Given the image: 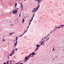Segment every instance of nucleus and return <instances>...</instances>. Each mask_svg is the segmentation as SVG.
I'll use <instances>...</instances> for the list:
<instances>
[{"label":"nucleus","instance_id":"f257e3e1","mask_svg":"<svg viewBox=\"0 0 64 64\" xmlns=\"http://www.w3.org/2000/svg\"><path fill=\"white\" fill-rule=\"evenodd\" d=\"M14 54V49H13L12 51V53L10 54L9 55V56H12L13 55V54Z\"/></svg>","mask_w":64,"mask_h":64},{"label":"nucleus","instance_id":"f03ea898","mask_svg":"<svg viewBox=\"0 0 64 64\" xmlns=\"http://www.w3.org/2000/svg\"><path fill=\"white\" fill-rule=\"evenodd\" d=\"M21 8H22V11L23 10V5L21 3Z\"/></svg>","mask_w":64,"mask_h":64},{"label":"nucleus","instance_id":"7ed1b4c3","mask_svg":"<svg viewBox=\"0 0 64 64\" xmlns=\"http://www.w3.org/2000/svg\"><path fill=\"white\" fill-rule=\"evenodd\" d=\"M31 54H30V55H29V56H26V57H25V59H27L28 58H28L30 57V56H31Z\"/></svg>","mask_w":64,"mask_h":64},{"label":"nucleus","instance_id":"20e7f679","mask_svg":"<svg viewBox=\"0 0 64 64\" xmlns=\"http://www.w3.org/2000/svg\"><path fill=\"white\" fill-rule=\"evenodd\" d=\"M36 54V53H35L34 52H33L32 54V55H35Z\"/></svg>","mask_w":64,"mask_h":64},{"label":"nucleus","instance_id":"39448f33","mask_svg":"<svg viewBox=\"0 0 64 64\" xmlns=\"http://www.w3.org/2000/svg\"><path fill=\"white\" fill-rule=\"evenodd\" d=\"M29 59V58H25V60L24 61V62H26V61H27V60H28V59Z\"/></svg>","mask_w":64,"mask_h":64},{"label":"nucleus","instance_id":"423d86ee","mask_svg":"<svg viewBox=\"0 0 64 64\" xmlns=\"http://www.w3.org/2000/svg\"><path fill=\"white\" fill-rule=\"evenodd\" d=\"M27 31L26 30H25V31L24 32V33L22 34V35L20 36V37H21V36H23V34H24L25 33H26V32Z\"/></svg>","mask_w":64,"mask_h":64},{"label":"nucleus","instance_id":"0eeeda50","mask_svg":"<svg viewBox=\"0 0 64 64\" xmlns=\"http://www.w3.org/2000/svg\"><path fill=\"white\" fill-rule=\"evenodd\" d=\"M13 14H15V10H14L13 12Z\"/></svg>","mask_w":64,"mask_h":64},{"label":"nucleus","instance_id":"6e6552de","mask_svg":"<svg viewBox=\"0 0 64 64\" xmlns=\"http://www.w3.org/2000/svg\"><path fill=\"white\" fill-rule=\"evenodd\" d=\"M17 37H18V36L16 37V41L17 40V39H18V38H17Z\"/></svg>","mask_w":64,"mask_h":64},{"label":"nucleus","instance_id":"1a4fd4ad","mask_svg":"<svg viewBox=\"0 0 64 64\" xmlns=\"http://www.w3.org/2000/svg\"><path fill=\"white\" fill-rule=\"evenodd\" d=\"M22 23H23V22H24V19H22Z\"/></svg>","mask_w":64,"mask_h":64},{"label":"nucleus","instance_id":"9d476101","mask_svg":"<svg viewBox=\"0 0 64 64\" xmlns=\"http://www.w3.org/2000/svg\"><path fill=\"white\" fill-rule=\"evenodd\" d=\"M39 47H40V46H39V47H37V48L35 50V51H36V50H38V48H39Z\"/></svg>","mask_w":64,"mask_h":64},{"label":"nucleus","instance_id":"9b49d317","mask_svg":"<svg viewBox=\"0 0 64 64\" xmlns=\"http://www.w3.org/2000/svg\"><path fill=\"white\" fill-rule=\"evenodd\" d=\"M14 46H16V45H17V44L16 43H14Z\"/></svg>","mask_w":64,"mask_h":64},{"label":"nucleus","instance_id":"f8f14e48","mask_svg":"<svg viewBox=\"0 0 64 64\" xmlns=\"http://www.w3.org/2000/svg\"><path fill=\"white\" fill-rule=\"evenodd\" d=\"M60 27H63V26H64V25H63L62 24L60 25Z\"/></svg>","mask_w":64,"mask_h":64},{"label":"nucleus","instance_id":"ddd939ff","mask_svg":"<svg viewBox=\"0 0 64 64\" xmlns=\"http://www.w3.org/2000/svg\"><path fill=\"white\" fill-rule=\"evenodd\" d=\"M13 33H14V32H13L12 33H10V35H12V34H13Z\"/></svg>","mask_w":64,"mask_h":64},{"label":"nucleus","instance_id":"4468645a","mask_svg":"<svg viewBox=\"0 0 64 64\" xmlns=\"http://www.w3.org/2000/svg\"><path fill=\"white\" fill-rule=\"evenodd\" d=\"M44 40L40 44V45H42V44H43V43L44 42Z\"/></svg>","mask_w":64,"mask_h":64},{"label":"nucleus","instance_id":"2eb2a0df","mask_svg":"<svg viewBox=\"0 0 64 64\" xmlns=\"http://www.w3.org/2000/svg\"><path fill=\"white\" fill-rule=\"evenodd\" d=\"M39 45L38 44L36 45V47H39Z\"/></svg>","mask_w":64,"mask_h":64},{"label":"nucleus","instance_id":"dca6fc26","mask_svg":"<svg viewBox=\"0 0 64 64\" xmlns=\"http://www.w3.org/2000/svg\"><path fill=\"white\" fill-rule=\"evenodd\" d=\"M18 11V10H16V12H15V14H16V13H17V12Z\"/></svg>","mask_w":64,"mask_h":64},{"label":"nucleus","instance_id":"f3484780","mask_svg":"<svg viewBox=\"0 0 64 64\" xmlns=\"http://www.w3.org/2000/svg\"><path fill=\"white\" fill-rule=\"evenodd\" d=\"M4 41H5V39H3V40L2 41V42H4Z\"/></svg>","mask_w":64,"mask_h":64},{"label":"nucleus","instance_id":"a211bd4d","mask_svg":"<svg viewBox=\"0 0 64 64\" xmlns=\"http://www.w3.org/2000/svg\"><path fill=\"white\" fill-rule=\"evenodd\" d=\"M6 63H7V64H9V62L7 61L6 62Z\"/></svg>","mask_w":64,"mask_h":64},{"label":"nucleus","instance_id":"6ab92c4d","mask_svg":"<svg viewBox=\"0 0 64 64\" xmlns=\"http://www.w3.org/2000/svg\"><path fill=\"white\" fill-rule=\"evenodd\" d=\"M17 6V3H16L15 4V6Z\"/></svg>","mask_w":64,"mask_h":64},{"label":"nucleus","instance_id":"aec40b11","mask_svg":"<svg viewBox=\"0 0 64 64\" xmlns=\"http://www.w3.org/2000/svg\"><path fill=\"white\" fill-rule=\"evenodd\" d=\"M19 16L20 17H21V13H20V14H19Z\"/></svg>","mask_w":64,"mask_h":64},{"label":"nucleus","instance_id":"412c9836","mask_svg":"<svg viewBox=\"0 0 64 64\" xmlns=\"http://www.w3.org/2000/svg\"><path fill=\"white\" fill-rule=\"evenodd\" d=\"M34 15H35L34 14V15H33V16H32L33 18H34Z\"/></svg>","mask_w":64,"mask_h":64},{"label":"nucleus","instance_id":"4be33fe9","mask_svg":"<svg viewBox=\"0 0 64 64\" xmlns=\"http://www.w3.org/2000/svg\"><path fill=\"white\" fill-rule=\"evenodd\" d=\"M36 11H37V10H35L34 11V12H36Z\"/></svg>","mask_w":64,"mask_h":64},{"label":"nucleus","instance_id":"5701e85b","mask_svg":"<svg viewBox=\"0 0 64 64\" xmlns=\"http://www.w3.org/2000/svg\"><path fill=\"white\" fill-rule=\"evenodd\" d=\"M54 50V48L52 50V51H53Z\"/></svg>","mask_w":64,"mask_h":64},{"label":"nucleus","instance_id":"b1692460","mask_svg":"<svg viewBox=\"0 0 64 64\" xmlns=\"http://www.w3.org/2000/svg\"><path fill=\"white\" fill-rule=\"evenodd\" d=\"M40 6L39 5L37 7V8H39V7Z\"/></svg>","mask_w":64,"mask_h":64},{"label":"nucleus","instance_id":"393cba45","mask_svg":"<svg viewBox=\"0 0 64 64\" xmlns=\"http://www.w3.org/2000/svg\"><path fill=\"white\" fill-rule=\"evenodd\" d=\"M19 64H23V63H20Z\"/></svg>","mask_w":64,"mask_h":64},{"label":"nucleus","instance_id":"a878e982","mask_svg":"<svg viewBox=\"0 0 64 64\" xmlns=\"http://www.w3.org/2000/svg\"><path fill=\"white\" fill-rule=\"evenodd\" d=\"M55 30H56V29H54L53 32H54V31H55Z\"/></svg>","mask_w":64,"mask_h":64},{"label":"nucleus","instance_id":"bb28decb","mask_svg":"<svg viewBox=\"0 0 64 64\" xmlns=\"http://www.w3.org/2000/svg\"><path fill=\"white\" fill-rule=\"evenodd\" d=\"M14 25L13 24H12V25H10V26H12V25Z\"/></svg>","mask_w":64,"mask_h":64},{"label":"nucleus","instance_id":"cd10ccee","mask_svg":"<svg viewBox=\"0 0 64 64\" xmlns=\"http://www.w3.org/2000/svg\"><path fill=\"white\" fill-rule=\"evenodd\" d=\"M30 24H31V22L29 23V26H30Z\"/></svg>","mask_w":64,"mask_h":64},{"label":"nucleus","instance_id":"c85d7f7f","mask_svg":"<svg viewBox=\"0 0 64 64\" xmlns=\"http://www.w3.org/2000/svg\"><path fill=\"white\" fill-rule=\"evenodd\" d=\"M38 9V8H36V10H37Z\"/></svg>","mask_w":64,"mask_h":64},{"label":"nucleus","instance_id":"c756f323","mask_svg":"<svg viewBox=\"0 0 64 64\" xmlns=\"http://www.w3.org/2000/svg\"><path fill=\"white\" fill-rule=\"evenodd\" d=\"M33 17L32 18V20H33Z\"/></svg>","mask_w":64,"mask_h":64},{"label":"nucleus","instance_id":"7c9ffc66","mask_svg":"<svg viewBox=\"0 0 64 64\" xmlns=\"http://www.w3.org/2000/svg\"><path fill=\"white\" fill-rule=\"evenodd\" d=\"M60 28V26H59L58 27V28Z\"/></svg>","mask_w":64,"mask_h":64},{"label":"nucleus","instance_id":"2f4dec72","mask_svg":"<svg viewBox=\"0 0 64 64\" xmlns=\"http://www.w3.org/2000/svg\"><path fill=\"white\" fill-rule=\"evenodd\" d=\"M49 35H50V34H48V35L46 37H47V36H49Z\"/></svg>","mask_w":64,"mask_h":64},{"label":"nucleus","instance_id":"473e14b6","mask_svg":"<svg viewBox=\"0 0 64 64\" xmlns=\"http://www.w3.org/2000/svg\"><path fill=\"white\" fill-rule=\"evenodd\" d=\"M6 64V62H4V63L3 64Z\"/></svg>","mask_w":64,"mask_h":64},{"label":"nucleus","instance_id":"72a5a7b5","mask_svg":"<svg viewBox=\"0 0 64 64\" xmlns=\"http://www.w3.org/2000/svg\"><path fill=\"white\" fill-rule=\"evenodd\" d=\"M37 1L38 2H40V1H39L38 0H37Z\"/></svg>","mask_w":64,"mask_h":64},{"label":"nucleus","instance_id":"f704fd0d","mask_svg":"<svg viewBox=\"0 0 64 64\" xmlns=\"http://www.w3.org/2000/svg\"><path fill=\"white\" fill-rule=\"evenodd\" d=\"M53 32V31H52V32H50V33H52V32Z\"/></svg>","mask_w":64,"mask_h":64},{"label":"nucleus","instance_id":"c9c22d12","mask_svg":"<svg viewBox=\"0 0 64 64\" xmlns=\"http://www.w3.org/2000/svg\"><path fill=\"white\" fill-rule=\"evenodd\" d=\"M16 51H17V48H16Z\"/></svg>","mask_w":64,"mask_h":64},{"label":"nucleus","instance_id":"e433bc0d","mask_svg":"<svg viewBox=\"0 0 64 64\" xmlns=\"http://www.w3.org/2000/svg\"><path fill=\"white\" fill-rule=\"evenodd\" d=\"M16 43H17V41L16 40Z\"/></svg>","mask_w":64,"mask_h":64},{"label":"nucleus","instance_id":"4c0bfd02","mask_svg":"<svg viewBox=\"0 0 64 64\" xmlns=\"http://www.w3.org/2000/svg\"><path fill=\"white\" fill-rule=\"evenodd\" d=\"M36 8H35L34 9V10H35V9H36Z\"/></svg>","mask_w":64,"mask_h":64},{"label":"nucleus","instance_id":"58836bf2","mask_svg":"<svg viewBox=\"0 0 64 64\" xmlns=\"http://www.w3.org/2000/svg\"><path fill=\"white\" fill-rule=\"evenodd\" d=\"M29 27V26L28 27V28Z\"/></svg>","mask_w":64,"mask_h":64},{"label":"nucleus","instance_id":"ea45409f","mask_svg":"<svg viewBox=\"0 0 64 64\" xmlns=\"http://www.w3.org/2000/svg\"><path fill=\"white\" fill-rule=\"evenodd\" d=\"M19 64V63H17L16 64Z\"/></svg>","mask_w":64,"mask_h":64},{"label":"nucleus","instance_id":"a19ab883","mask_svg":"<svg viewBox=\"0 0 64 64\" xmlns=\"http://www.w3.org/2000/svg\"><path fill=\"white\" fill-rule=\"evenodd\" d=\"M61 28H63V27H61Z\"/></svg>","mask_w":64,"mask_h":64},{"label":"nucleus","instance_id":"79ce46f5","mask_svg":"<svg viewBox=\"0 0 64 64\" xmlns=\"http://www.w3.org/2000/svg\"><path fill=\"white\" fill-rule=\"evenodd\" d=\"M48 39H49V38H48V39L47 40H48Z\"/></svg>","mask_w":64,"mask_h":64},{"label":"nucleus","instance_id":"37998d69","mask_svg":"<svg viewBox=\"0 0 64 64\" xmlns=\"http://www.w3.org/2000/svg\"><path fill=\"white\" fill-rule=\"evenodd\" d=\"M10 63H11V60H10Z\"/></svg>","mask_w":64,"mask_h":64},{"label":"nucleus","instance_id":"c03bdc74","mask_svg":"<svg viewBox=\"0 0 64 64\" xmlns=\"http://www.w3.org/2000/svg\"><path fill=\"white\" fill-rule=\"evenodd\" d=\"M32 12H34V11L32 10Z\"/></svg>","mask_w":64,"mask_h":64},{"label":"nucleus","instance_id":"a18cd8bd","mask_svg":"<svg viewBox=\"0 0 64 64\" xmlns=\"http://www.w3.org/2000/svg\"><path fill=\"white\" fill-rule=\"evenodd\" d=\"M43 40V38L42 39V40Z\"/></svg>","mask_w":64,"mask_h":64},{"label":"nucleus","instance_id":"49530a36","mask_svg":"<svg viewBox=\"0 0 64 64\" xmlns=\"http://www.w3.org/2000/svg\"><path fill=\"white\" fill-rule=\"evenodd\" d=\"M30 23H31V21H30Z\"/></svg>","mask_w":64,"mask_h":64},{"label":"nucleus","instance_id":"de8ad7c7","mask_svg":"<svg viewBox=\"0 0 64 64\" xmlns=\"http://www.w3.org/2000/svg\"><path fill=\"white\" fill-rule=\"evenodd\" d=\"M17 10H18V8H17Z\"/></svg>","mask_w":64,"mask_h":64},{"label":"nucleus","instance_id":"09e8293b","mask_svg":"<svg viewBox=\"0 0 64 64\" xmlns=\"http://www.w3.org/2000/svg\"><path fill=\"white\" fill-rule=\"evenodd\" d=\"M33 56H32L31 57H33Z\"/></svg>","mask_w":64,"mask_h":64},{"label":"nucleus","instance_id":"8fccbe9b","mask_svg":"<svg viewBox=\"0 0 64 64\" xmlns=\"http://www.w3.org/2000/svg\"><path fill=\"white\" fill-rule=\"evenodd\" d=\"M56 58H57V56L56 57Z\"/></svg>","mask_w":64,"mask_h":64},{"label":"nucleus","instance_id":"3c124183","mask_svg":"<svg viewBox=\"0 0 64 64\" xmlns=\"http://www.w3.org/2000/svg\"><path fill=\"white\" fill-rule=\"evenodd\" d=\"M34 10H35L34 9L33 10V11H34Z\"/></svg>","mask_w":64,"mask_h":64},{"label":"nucleus","instance_id":"603ef678","mask_svg":"<svg viewBox=\"0 0 64 64\" xmlns=\"http://www.w3.org/2000/svg\"><path fill=\"white\" fill-rule=\"evenodd\" d=\"M30 21H32V20H30Z\"/></svg>","mask_w":64,"mask_h":64},{"label":"nucleus","instance_id":"864d4df0","mask_svg":"<svg viewBox=\"0 0 64 64\" xmlns=\"http://www.w3.org/2000/svg\"><path fill=\"white\" fill-rule=\"evenodd\" d=\"M47 38V37L46 36V38Z\"/></svg>","mask_w":64,"mask_h":64},{"label":"nucleus","instance_id":"5fc2aeb1","mask_svg":"<svg viewBox=\"0 0 64 64\" xmlns=\"http://www.w3.org/2000/svg\"><path fill=\"white\" fill-rule=\"evenodd\" d=\"M0 1H3V0H0Z\"/></svg>","mask_w":64,"mask_h":64},{"label":"nucleus","instance_id":"6e6d98bb","mask_svg":"<svg viewBox=\"0 0 64 64\" xmlns=\"http://www.w3.org/2000/svg\"><path fill=\"white\" fill-rule=\"evenodd\" d=\"M44 44V43H43V44Z\"/></svg>","mask_w":64,"mask_h":64},{"label":"nucleus","instance_id":"4d7b16f0","mask_svg":"<svg viewBox=\"0 0 64 64\" xmlns=\"http://www.w3.org/2000/svg\"><path fill=\"white\" fill-rule=\"evenodd\" d=\"M55 59V58H54V59Z\"/></svg>","mask_w":64,"mask_h":64},{"label":"nucleus","instance_id":"13d9d810","mask_svg":"<svg viewBox=\"0 0 64 64\" xmlns=\"http://www.w3.org/2000/svg\"><path fill=\"white\" fill-rule=\"evenodd\" d=\"M57 28V27H56V28Z\"/></svg>","mask_w":64,"mask_h":64},{"label":"nucleus","instance_id":"bf43d9fd","mask_svg":"<svg viewBox=\"0 0 64 64\" xmlns=\"http://www.w3.org/2000/svg\"><path fill=\"white\" fill-rule=\"evenodd\" d=\"M26 0H24V1H25Z\"/></svg>","mask_w":64,"mask_h":64},{"label":"nucleus","instance_id":"052dcab7","mask_svg":"<svg viewBox=\"0 0 64 64\" xmlns=\"http://www.w3.org/2000/svg\"><path fill=\"white\" fill-rule=\"evenodd\" d=\"M35 1H36L37 0H34Z\"/></svg>","mask_w":64,"mask_h":64},{"label":"nucleus","instance_id":"680f3d73","mask_svg":"<svg viewBox=\"0 0 64 64\" xmlns=\"http://www.w3.org/2000/svg\"><path fill=\"white\" fill-rule=\"evenodd\" d=\"M41 1H42V0H40Z\"/></svg>","mask_w":64,"mask_h":64},{"label":"nucleus","instance_id":"e2e57ef3","mask_svg":"<svg viewBox=\"0 0 64 64\" xmlns=\"http://www.w3.org/2000/svg\"><path fill=\"white\" fill-rule=\"evenodd\" d=\"M53 60H54V59H53Z\"/></svg>","mask_w":64,"mask_h":64},{"label":"nucleus","instance_id":"0e129e2a","mask_svg":"<svg viewBox=\"0 0 64 64\" xmlns=\"http://www.w3.org/2000/svg\"><path fill=\"white\" fill-rule=\"evenodd\" d=\"M8 44H9V43H8Z\"/></svg>","mask_w":64,"mask_h":64},{"label":"nucleus","instance_id":"69168bd1","mask_svg":"<svg viewBox=\"0 0 64 64\" xmlns=\"http://www.w3.org/2000/svg\"><path fill=\"white\" fill-rule=\"evenodd\" d=\"M44 38H45V37H44Z\"/></svg>","mask_w":64,"mask_h":64},{"label":"nucleus","instance_id":"338daca9","mask_svg":"<svg viewBox=\"0 0 64 64\" xmlns=\"http://www.w3.org/2000/svg\"><path fill=\"white\" fill-rule=\"evenodd\" d=\"M29 64H30V63Z\"/></svg>","mask_w":64,"mask_h":64}]
</instances>
